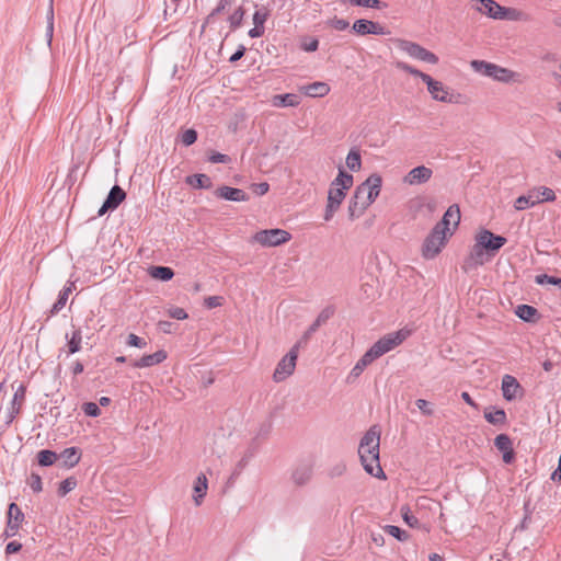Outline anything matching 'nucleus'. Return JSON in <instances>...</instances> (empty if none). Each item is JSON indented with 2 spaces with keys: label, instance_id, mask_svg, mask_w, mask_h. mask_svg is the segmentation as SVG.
<instances>
[{
  "label": "nucleus",
  "instance_id": "nucleus-35",
  "mask_svg": "<svg viewBox=\"0 0 561 561\" xmlns=\"http://www.w3.org/2000/svg\"><path fill=\"white\" fill-rule=\"evenodd\" d=\"M346 165L353 171L357 172L362 167L360 154L357 150H351L346 157Z\"/></svg>",
  "mask_w": 561,
  "mask_h": 561
},
{
  "label": "nucleus",
  "instance_id": "nucleus-25",
  "mask_svg": "<svg viewBox=\"0 0 561 561\" xmlns=\"http://www.w3.org/2000/svg\"><path fill=\"white\" fill-rule=\"evenodd\" d=\"M300 101V96L294 93L277 94L272 99V103L276 107H296Z\"/></svg>",
  "mask_w": 561,
  "mask_h": 561
},
{
  "label": "nucleus",
  "instance_id": "nucleus-5",
  "mask_svg": "<svg viewBox=\"0 0 561 561\" xmlns=\"http://www.w3.org/2000/svg\"><path fill=\"white\" fill-rule=\"evenodd\" d=\"M470 66L476 72L501 83H520L523 81L518 72L493 62L472 60Z\"/></svg>",
  "mask_w": 561,
  "mask_h": 561
},
{
  "label": "nucleus",
  "instance_id": "nucleus-39",
  "mask_svg": "<svg viewBox=\"0 0 561 561\" xmlns=\"http://www.w3.org/2000/svg\"><path fill=\"white\" fill-rule=\"evenodd\" d=\"M494 445L500 451H506L512 447V440L506 434H500L494 439Z\"/></svg>",
  "mask_w": 561,
  "mask_h": 561
},
{
  "label": "nucleus",
  "instance_id": "nucleus-20",
  "mask_svg": "<svg viewBox=\"0 0 561 561\" xmlns=\"http://www.w3.org/2000/svg\"><path fill=\"white\" fill-rule=\"evenodd\" d=\"M215 194L219 198L232 202H245L249 199V196L242 190L226 185L218 187Z\"/></svg>",
  "mask_w": 561,
  "mask_h": 561
},
{
  "label": "nucleus",
  "instance_id": "nucleus-3",
  "mask_svg": "<svg viewBox=\"0 0 561 561\" xmlns=\"http://www.w3.org/2000/svg\"><path fill=\"white\" fill-rule=\"evenodd\" d=\"M506 241V238L502 236H496L488 229H481L474 237L470 257L476 264L482 265L491 260Z\"/></svg>",
  "mask_w": 561,
  "mask_h": 561
},
{
  "label": "nucleus",
  "instance_id": "nucleus-42",
  "mask_svg": "<svg viewBox=\"0 0 561 561\" xmlns=\"http://www.w3.org/2000/svg\"><path fill=\"white\" fill-rule=\"evenodd\" d=\"M53 32H54V9H53V0H50L49 10L47 13V30H46L48 45H50V43H51Z\"/></svg>",
  "mask_w": 561,
  "mask_h": 561
},
{
  "label": "nucleus",
  "instance_id": "nucleus-60",
  "mask_svg": "<svg viewBox=\"0 0 561 561\" xmlns=\"http://www.w3.org/2000/svg\"><path fill=\"white\" fill-rule=\"evenodd\" d=\"M30 486L34 492H41L42 491L41 477L37 474H32Z\"/></svg>",
  "mask_w": 561,
  "mask_h": 561
},
{
  "label": "nucleus",
  "instance_id": "nucleus-1",
  "mask_svg": "<svg viewBox=\"0 0 561 561\" xmlns=\"http://www.w3.org/2000/svg\"><path fill=\"white\" fill-rule=\"evenodd\" d=\"M380 430L371 426L362 437L358 445V456L365 471L376 478H385L379 461Z\"/></svg>",
  "mask_w": 561,
  "mask_h": 561
},
{
  "label": "nucleus",
  "instance_id": "nucleus-9",
  "mask_svg": "<svg viewBox=\"0 0 561 561\" xmlns=\"http://www.w3.org/2000/svg\"><path fill=\"white\" fill-rule=\"evenodd\" d=\"M410 335V330H399L396 332H391L379 339L370 350L375 354V356L380 357L383 354L390 352L398 345H400L404 340Z\"/></svg>",
  "mask_w": 561,
  "mask_h": 561
},
{
  "label": "nucleus",
  "instance_id": "nucleus-44",
  "mask_svg": "<svg viewBox=\"0 0 561 561\" xmlns=\"http://www.w3.org/2000/svg\"><path fill=\"white\" fill-rule=\"evenodd\" d=\"M415 404L422 414H424L426 416H431L434 414V407L431 402H428L424 399H417L415 401Z\"/></svg>",
  "mask_w": 561,
  "mask_h": 561
},
{
  "label": "nucleus",
  "instance_id": "nucleus-2",
  "mask_svg": "<svg viewBox=\"0 0 561 561\" xmlns=\"http://www.w3.org/2000/svg\"><path fill=\"white\" fill-rule=\"evenodd\" d=\"M382 185V179L374 173L359 184L350 201L348 215L351 219L357 218L376 201L379 196Z\"/></svg>",
  "mask_w": 561,
  "mask_h": 561
},
{
  "label": "nucleus",
  "instance_id": "nucleus-19",
  "mask_svg": "<svg viewBox=\"0 0 561 561\" xmlns=\"http://www.w3.org/2000/svg\"><path fill=\"white\" fill-rule=\"evenodd\" d=\"M460 221V209L458 205H451L445 211L442 220L437 222L435 226H440V229L448 232L449 236L453 234V231L449 228V225L453 222L454 227H457Z\"/></svg>",
  "mask_w": 561,
  "mask_h": 561
},
{
  "label": "nucleus",
  "instance_id": "nucleus-34",
  "mask_svg": "<svg viewBox=\"0 0 561 561\" xmlns=\"http://www.w3.org/2000/svg\"><path fill=\"white\" fill-rule=\"evenodd\" d=\"M516 314L524 321H533L537 314V310L528 305H519L516 308Z\"/></svg>",
  "mask_w": 561,
  "mask_h": 561
},
{
  "label": "nucleus",
  "instance_id": "nucleus-4",
  "mask_svg": "<svg viewBox=\"0 0 561 561\" xmlns=\"http://www.w3.org/2000/svg\"><path fill=\"white\" fill-rule=\"evenodd\" d=\"M352 185L353 175L340 169L337 176L332 181L329 188L328 203L323 216L325 221H330L333 218Z\"/></svg>",
  "mask_w": 561,
  "mask_h": 561
},
{
  "label": "nucleus",
  "instance_id": "nucleus-57",
  "mask_svg": "<svg viewBox=\"0 0 561 561\" xmlns=\"http://www.w3.org/2000/svg\"><path fill=\"white\" fill-rule=\"evenodd\" d=\"M329 24L337 31H344L348 27V22L346 20L337 18L330 20Z\"/></svg>",
  "mask_w": 561,
  "mask_h": 561
},
{
  "label": "nucleus",
  "instance_id": "nucleus-52",
  "mask_svg": "<svg viewBox=\"0 0 561 561\" xmlns=\"http://www.w3.org/2000/svg\"><path fill=\"white\" fill-rule=\"evenodd\" d=\"M319 42L317 38H304L301 42V48L305 51H316L318 49Z\"/></svg>",
  "mask_w": 561,
  "mask_h": 561
},
{
  "label": "nucleus",
  "instance_id": "nucleus-27",
  "mask_svg": "<svg viewBox=\"0 0 561 561\" xmlns=\"http://www.w3.org/2000/svg\"><path fill=\"white\" fill-rule=\"evenodd\" d=\"M185 182L192 187L198 190L210 188L213 185L210 178L203 173L188 175L186 176Z\"/></svg>",
  "mask_w": 561,
  "mask_h": 561
},
{
  "label": "nucleus",
  "instance_id": "nucleus-6",
  "mask_svg": "<svg viewBox=\"0 0 561 561\" xmlns=\"http://www.w3.org/2000/svg\"><path fill=\"white\" fill-rule=\"evenodd\" d=\"M448 232L440 229V226H434L431 233L424 240L422 245V255L426 260L434 259L445 247Z\"/></svg>",
  "mask_w": 561,
  "mask_h": 561
},
{
  "label": "nucleus",
  "instance_id": "nucleus-37",
  "mask_svg": "<svg viewBox=\"0 0 561 561\" xmlns=\"http://www.w3.org/2000/svg\"><path fill=\"white\" fill-rule=\"evenodd\" d=\"M24 519V514L21 508L15 504L11 503L8 510V522L20 524Z\"/></svg>",
  "mask_w": 561,
  "mask_h": 561
},
{
  "label": "nucleus",
  "instance_id": "nucleus-62",
  "mask_svg": "<svg viewBox=\"0 0 561 561\" xmlns=\"http://www.w3.org/2000/svg\"><path fill=\"white\" fill-rule=\"evenodd\" d=\"M22 549V545L18 541H11L5 547V553L7 554H12V553H16L19 552L20 550Z\"/></svg>",
  "mask_w": 561,
  "mask_h": 561
},
{
  "label": "nucleus",
  "instance_id": "nucleus-59",
  "mask_svg": "<svg viewBox=\"0 0 561 561\" xmlns=\"http://www.w3.org/2000/svg\"><path fill=\"white\" fill-rule=\"evenodd\" d=\"M209 161L211 163H228L230 162V157L224 153L215 152L209 157Z\"/></svg>",
  "mask_w": 561,
  "mask_h": 561
},
{
  "label": "nucleus",
  "instance_id": "nucleus-13",
  "mask_svg": "<svg viewBox=\"0 0 561 561\" xmlns=\"http://www.w3.org/2000/svg\"><path fill=\"white\" fill-rule=\"evenodd\" d=\"M433 176V170L426 165H417L410 170L402 179L403 183L410 186L427 183Z\"/></svg>",
  "mask_w": 561,
  "mask_h": 561
},
{
  "label": "nucleus",
  "instance_id": "nucleus-54",
  "mask_svg": "<svg viewBox=\"0 0 561 561\" xmlns=\"http://www.w3.org/2000/svg\"><path fill=\"white\" fill-rule=\"evenodd\" d=\"M267 12L265 10H257L253 14V23L256 26H264V23L267 20Z\"/></svg>",
  "mask_w": 561,
  "mask_h": 561
},
{
  "label": "nucleus",
  "instance_id": "nucleus-23",
  "mask_svg": "<svg viewBox=\"0 0 561 561\" xmlns=\"http://www.w3.org/2000/svg\"><path fill=\"white\" fill-rule=\"evenodd\" d=\"M165 358L167 353L164 351H158L153 354L144 355L138 360H135L133 366L136 368L151 367L162 363Z\"/></svg>",
  "mask_w": 561,
  "mask_h": 561
},
{
  "label": "nucleus",
  "instance_id": "nucleus-10",
  "mask_svg": "<svg viewBox=\"0 0 561 561\" xmlns=\"http://www.w3.org/2000/svg\"><path fill=\"white\" fill-rule=\"evenodd\" d=\"M291 238V234L283 229H265L260 230L253 236V241L262 247H277L286 243Z\"/></svg>",
  "mask_w": 561,
  "mask_h": 561
},
{
  "label": "nucleus",
  "instance_id": "nucleus-40",
  "mask_svg": "<svg viewBox=\"0 0 561 561\" xmlns=\"http://www.w3.org/2000/svg\"><path fill=\"white\" fill-rule=\"evenodd\" d=\"M385 531L400 541H405L409 538L408 534L398 526L387 525Z\"/></svg>",
  "mask_w": 561,
  "mask_h": 561
},
{
  "label": "nucleus",
  "instance_id": "nucleus-7",
  "mask_svg": "<svg viewBox=\"0 0 561 561\" xmlns=\"http://www.w3.org/2000/svg\"><path fill=\"white\" fill-rule=\"evenodd\" d=\"M556 199L554 192L546 186L531 190L527 195L519 196L514 204L517 210H524L530 206H535L542 202H553Z\"/></svg>",
  "mask_w": 561,
  "mask_h": 561
},
{
  "label": "nucleus",
  "instance_id": "nucleus-50",
  "mask_svg": "<svg viewBox=\"0 0 561 561\" xmlns=\"http://www.w3.org/2000/svg\"><path fill=\"white\" fill-rule=\"evenodd\" d=\"M197 139V133L194 129H186L181 137V141L185 146L193 145Z\"/></svg>",
  "mask_w": 561,
  "mask_h": 561
},
{
  "label": "nucleus",
  "instance_id": "nucleus-51",
  "mask_svg": "<svg viewBox=\"0 0 561 561\" xmlns=\"http://www.w3.org/2000/svg\"><path fill=\"white\" fill-rule=\"evenodd\" d=\"M334 313V309L332 307L324 308L314 320L320 327L324 324Z\"/></svg>",
  "mask_w": 561,
  "mask_h": 561
},
{
  "label": "nucleus",
  "instance_id": "nucleus-21",
  "mask_svg": "<svg viewBox=\"0 0 561 561\" xmlns=\"http://www.w3.org/2000/svg\"><path fill=\"white\" fill-rule=\"evenodd\" d=\"M300 92L310 98H323L330 92V87L325 82H313L310 84L301 85Z\"/></svg>",
  "mask_w": 561,
  "mask_h": 561
},
{
  "label": "nucleus",
  "instance_id": "nucleus-49",
  "mask_svg": "<svg viewBox=\"0 0 561 561\" xmlns=\"http://www.w3.org/2000/svg\"><path fill=\"white\" fill-rule=\"evenodd\" d=\"M82 410L87 415L92 416V417H96L101 413L99 405L94 402L84 403L82 407Z\"/></svg>",
  "mask_w": 561,
  "mask_h": 561
},
{
  "label": "nucleus",
  "instance_id": "nucleus-43",
  "mask_svg": "<svg viewBox=\"0 0 561 561\" xmlns=\"http://www.w3.org/2000/svg\"><path fill=\"white\" fill-rule=\"evenodd\" d=\"M401 515L403 520L410 526V527H419V519L412 514L410 508L408 506L401 507Z\"/></svg>",
  "mask_w": 561,
  "mask_h": 561
},
{
  "label": "nucleus",
  "instance_id": "nucleus-36",
  "mask_svg": "<svg viewBox=\"0 0 561 561\" xmlns=\"http://www.w3.org/2000/svg\"><path fill=\"white\" fill-rule=\"evenodd\" d=\"M396 67L401 71H404L409 75L420 78L423 82H424L425 77H430V75L424 73V72L420 71L419 69L414 68L413 66H411L407 62H403V61H397Z\"/></svg>",
  "mask_w": 561,
  "mask_h": 561
},
{
  "label": "nucleus",
  "instance_id": "nucleus-33",
  "mask_svg": "<svg viewBox=\"0 0 561 561\" xmlns=\"http://www.w3.org/2000/svg\"><path fill=\"white\" fill-rule=\"evenodd\" d=\"M57 459L58 456L53 450L44 449L37 454L38 463L44 467L51 466Z\"/></svg>",
  "mask_w": 561,
  "mask_h": 561
},
{
  "label": "nucleus",
  "instance_id": "nucleus-26",
  "mask_svg": "<svg viewBox=\"0 0 561 561\" xmlns=\"http://www.w3.org/2000/svg\"><path fill=\"white\" fill-rule=\"evenodd\" d=\"M58 458L61 460L64 467L72 468L80 460V451L77 447L66 448Z\"/></svg>",
  "mask_w": 561,
  "mask_h": 561
},
{
  "label": "nucleus",
  "instance_id": "nucleus-32",
  "mask_svg": "<svg viewBox=\"0 0 561 561\" xmlns=\"http://www.w3.org/2000/svg\"><path fill=\"white\" fill-rule=\"evenodd\" d=\"M485 420L494 425H501L506 422V413L503 409L484 412Z\"/></svg>",
  "mask_w": 561,
  "mask_h": 561
},
{
  "label": "nucleus",
  "instance_id": "nucleus-53",
  "mask_svg": "<svg viewBox=\"0 0 561 561\" xmlns=\"http://www.w3.org/2000/svg\"><path fill=\"white\" fill-rule=\"evenodd\" d=\"M168 313L171 318L176 319V320H185L188 317L187 312L183 308H180V307L170 308Z\"/></svg>",
  "mask_w": 561,
  "mask_h": 561
},
{
  "label": "nucleus",
  "instance_id": "nucleus-16",
  "mask_svg": "<svg viewBox=\"0 0 561 561\" xmlns=\"http://www.w3.org/2000/svg\"><path fill=\"white\" fill-rule=\"evenodd\" d=\"M125 192L118 186L114 185L105 199L102 207L99 209L98 215L103 216L107 210H114L125 199Z\"/></svg>",
  "mask_w": 561,
  "mask_h": 561
},
{
  "label": "nucleus",
  "instance_id": "nucleus-12",
  "mask_svg": "<svg viewBox=\"0 0 561 561\" xmlns=\"http://www.w3.org/2000/svg\"><path fill=\"white\" fill-rule=\"evenodd\" d=\"M424 83L433 100L443 103H454V95L449 93L448 88L443 82L433 79L431 76L424 78Z\"/></svg>",
  "mask_w": 561,
  "mask_h": 561
},
{
  "label": "nucleus",
  "instance_id": "nucleus-18",
  "mask_svg": "<svg viewBox=\"0 0 561 561\" xmlns=\"http://www.w3.org/2000/svg\"><path fill=\"white\" fill-rule=\"evenodd\" d=\"M353 31L359 35H367V34H376V35H386L388 34V31L381 26L380 24L368 21V20H357L353 24Z\"/></svg>",
  "mask_w": 561,
  "mask_h": 561
},
{
  "label": "nucleus",
  "instance_id": "nucleus-22",
  "mask_svg": "<svg viewBox=\"0 0 561 561\" xmlns=\"http://www.w3.org/2000/svg\"><path fill=\"white\" fill-rule=\"evenodd\" d=\"M375 359H377V356L373 353V351L369 348L362 357L355 364V366L352 368L347 380L352 381L360 376V374L364 371V369L371 364Z\"/></svg>",
  "mask_w": 561,
  "mask_h": 561
},
{
  "label": "nucleus",
  "instance_id": "nucleus-63",
  "mask_svg": "<svg viewBox=\"0 0 561 561\" xmlns=\"http://www.w3.org/2000/svg\"><path fill=\"white\" fill-rule=\"evenodd\" d=\"M158 328L163 333H171L172 332V328H173V323L170 322V321H159Z\"/></svg>",
  "mask_w": 561,
  "mask_h": 561
},
{
  "label": "nucleus",
  "instance_id": "nucleus-31",
  "mask_svg": "<svg viewBox=\"0 0 561 561\" xmlns=\"http://www.w3.org/2000/svg\"><path fill=\"white\" fill-rule=\"evenodd\" d=\"M499 20H506V21H524L526 20V15L524 12L514 9V8H505L502 7V12H500Z\"/></svg>",
  "mask_w": 561,
  "mask_h": 561
},
{
  "label": "nucleus",
  "instance_id": "nucleus-58",
  "mask_svg": "<svg viewBox=\"0 0 561 561\" xmlns=\"http://www.w3.org/2000/svg\"><path fill=\"white\" fill-rule=\"evenodd\" d=\"M19 528H20V524L7 522V526L4 529V536L7 538L15 536L19 531Z\"/></svg>",
  "mask_w": 561,
  "mask_h": 561
},
{
  "label": "nucleus",
  "instance_id": "nucleus-30",
  "mask_svg": "<svg viewBox=\"0 0 561 561\" xmlns=\"http://www.w3.org/2000/svg\"><path fill=\"white\" fill-rule=\"evenodd\" d=\"M149 275L152 278L167 282L174 276V272L171 267L168 266H152L149 270Z\"/></svg>",
  "mask_w": 561,
  "mask_h": 561
},
{
  "label": "nucleus",
  "instance_id": "nucleus-38",
  "mask_svg": "<svg viewBox=\"0 0 561 561\" xmlns=\"http://www.w3.org/2000/svg\"><path fill=\"white\" fill-rule=\"evenodd\" d=\"M76 486H77L76 478L69 477L60 482L59 488H58V494L60 496H65L66 494H68L72 490H75Z\"/></svg>",
  "mask_w": 561,
  "mask_h": 561
},
{
  "label": "nucleus",
  "instance_id": "nucleus-28",
  "mask_svg": "<svg viewBox=\"0 0 561 561\" xmlns=\"http://www.w3.org/2000/svg\"><path fill=\"white\" fill-rule=\"evenodd\" d=\"M312 476V469L310 466L302 465L297 467L293 472V481L298 485L306 484Z\"/></svg>",
  "mask_w": 561,
  "mask_h": 561
},
{
  "label": "nucleus",
  "instance_id": "nucleus-8",
  "mask_svg": "<svg viewBox=\"0 0 561 561\" xmlns=\"http://www.w3.org/2000/svg\"><path fill=\"white\" fill-rule=\"evenodd\" d=\"M396 46L413 59L431 65H436L438 62V57L434 53L427 50L417 43L407 39H396Z\"/></svg>",
  "mask_w": 561,
  "mask_h": 561
},
{
  "label": "nucleus",
  "instance_id": "nucleus-47",
  "mask_svg": "<svg viewBox=\"0 0 561 561\" xmlns=\"http://www.w3.org/2000/svg\"><path fill=\"white\" fill-rule=\"evenodd\" d=\"M244 11L239 8L229 16V23L232 28H237L241 25L243 20Z\"/></svg>",
  "mask_w": 561,
  "mask_h": 561
},
{
  "label": "nucleus",
  "instance_id": "nucleus-24",
  "mask_svg": "<svg viewBox=\"0 0 561 561\" xmlns=\"http://www.w3.org/2000/svg\"><path fill=\"white\" fill-rule=\"evenodd\" d=\"M194 503L196 506H199L202 504L203 499L205 497L208 489V481L204 473H201L195 482H194Z\"/></svg>",
  "mask_w": 561,
  "mask_h": 561
},
{
  "label": "nucleus",
  "instance_id": "nucleus-64",
  "mask_svg": "<svg viewBox=\"0 0 561 561\" xmlns=\"http://www.w3.org/2000/svg\"><path fill=\"white\" fill-rule=\"evenodd\" d=\"M263 33H264V26L254 25V27L249 31V36L252 38H256V37L262 36Z\"/></svg>",
  "mask_w": 561,
  "mask_h": 561
},
{
  "label": "nucleus",
  "instance_id": "nucleus-15",
  "mask_svg": "<svg viewBox=\"0 0 561 561\" xmlns=\"http://www.w3.org/2000/svg\"><path fill=\"white\" fill-rule=\"evenodd\" d=\"M24 398H25V387L22 383H20L15 388L10 407H8V409L5 411L7 424L12 423L13 420L15 419V416L20 413Z\"/></svg>",
  "mask_w": 561,
  "mask_h": 561
},
{
  "label": "nucleus",
  "instance_id": "nucleus-55",
  "mask_svg": "<svg viewBox=\"0 0 561 561\" xmlns=\"http://www.w3.org/2000/svg\"><path fill=\"white\" fill-rule=\"evenodd\" d=\"M222 302L224 298L221 296H209L204 300V304L208 309L220 307Z\"/></svg>",
  "mask_w": 561,
  "mask_h": 561
},
{
  "label": "nucleus",
  "instance_id": "nucleus-11",
  "mask_svg": "<svg viewBox=\"0 0 561 561\" xmlns=\"http://www.w3.org/2000/svg\"><path fill=\"white\" fill-rule=\"evenodd\" d=\"M297 350V346H294L277 364L273 375L276 382L285 380L294 373L298 357Z\"/></svg>",
  "mask_w": 561,
  "mask_h": 561
},
{
  "label": "nucleus",
  "instance_id": "nucleus-61",
  "mask_svg": "<svg viewBox=\"0 0 561 561\" xmlns=\"http://www.w3.org/2000/svg\"><path fill=\"white\" fill-rule=\"evenodd\" d=\"M252 187H253L254 193L257 194V195H264L270 190V185L266 182L253 184Z\"/></svg>",
  "mask_w": 561,
  "mask_h": 561
},
{
  "label": "nucleus",
  "instance_id": "nucleus-56",
  "mask_svg": "<svg viewBox=\"0 0 561 561\" xmlns=\"http://www.w3.org/2000/svg\"><path fill=\"white\" fill-rule=\"evenodd\" d=\"M346 470V465L344 462H339L336 465H334L330 470H329V476L331 478H336V477H340L342 476Z\"/></svg>",
  "mask_w": 561,
  "mask_h": 561
},
{
  "label": "nucleus",
  "instance_id": "nucleus-29",
  "mask_svg": "<svg viewBox=\"0 0 561 561\" xmlns=\"http://www.w3.org/2000/svg\"><path fill=\"white\" fill-rule=\"evenodd\" d=\"M66 339L68 340L67 343V356L72 355L80 351L81 348V342H82V334L80 330H75L69 336V334H66Z\"/></svg>",
  "mask_w": 561,
  "mask_h": 561
},
{
  "label": "nucleus",
  "instance_id": "nucleus-48",
  "mask_svg": "<svg viewBox=\"0 0 561 561\" xmlns=\"http://www.w3.org/2000/svg\"><path fill=\"white\" fill-rule=\"evenodd\" d=\"M126 343L128 346L138 347V348H145L147 346V342L134 333H130L128 335Z\"/></svg>",
  "mask_w": 561,
  "mask_h": 561
},
{
  "label": "nucleus",
  "instance_id": "nucleus-45",
  "mask_svg": "<svg viewBox=\"0 0 561 561\" xmlns=\"http://www.w3.org/2000/svg\"><path fill=\"white\" fill-rule=\"evenodd\" d=\"M536 283L539 285H543V284L557 285L561 288V278L549 276L547 274L537 275Z\"/></svg>",
  "mask_w": 561,
  "mask_h": 561
},
{
  "label": "nucleus",
  "instance_id": "nucleus-14",
  "mask_svg": "<svg viewBox=\"0 0 561 561\" xmlns=\"http://www.w3.org/2000/svg\"><path fill=\"white\" fill-rule=\"evenodd\" d=\"M470 8L488 18L499 20L502 5L494 0H470Z\"/></svg>",
  "mask_w": 561,
  "mask_h": 561
},
{
  "label": "nucleus",
  "instance_id": "nucleus-17",
  "mask_svg": "<svg viewBox=\"0 0 561 561\" xmlns=\"http://www.w3.org/2000/svg\"><path fill=\"white\" fill-rule=\"evenodd\" d=\"M501 389L504 399L507 401H513L522 394V387L519 382L511 375L503 376Z\"/></svg>",
  "mask_w": 561,
  "mask_h": 561
},
{
  "label": "nucleus",
  "instance_id": "nucleus-41",
  "mask_svg": "<svg viewBox=\"0 0 561 561\" xmlns=\"http://www.w3.org/2000/svg\"><path fill=\"white\" fill-rule=\"evenodd\" d=\"M71 293V286L65 287L58 297V300L53 306V312H58L67 302L68 296Z\"/></svg>",
  "mask_w": 561,
  "mask_h": 561
},
{
  "label": "nucleus",
  "instance_id": "nucleus-46",
  "mask_svg": "<svg viewBox=\"0 0 561 561\" xmlns=\"http://www.w3.org/2000/svg\"><path fill=\"white\" fill-rule=\"evenodd\" d=\"M320 328V325L314 321L307 330L306 332L302 334V336L300 337V340L298 341V343L295 345L297 346V348L299 346H301L302 344H306L309 339L312 336L313 333L317 332V330Z\"/></svg>",
  "mask_w": 561,
  "mask_h": 561
}]
</instances>
